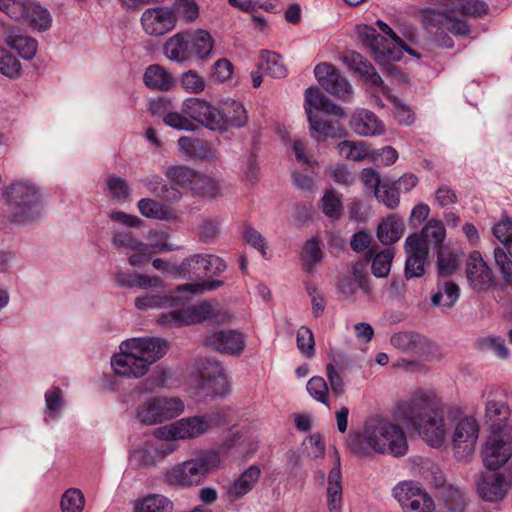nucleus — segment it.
I'll use <instances>...</instances> for the list:
<instances>
[{"mask_svg": "<svg viewBox=\"0 0 512 512\" xmlns=\"http://www.w3.org/2000/svg\"><path fill=\"white\" fill-rule=\"evenodd\" d=\"M398 413L403 422L417 431L431 447H441L452 422L458 420L452 433V448L457 459L470 457L479 436V425L472 416L461 419L462 411L457 406L445 405L432 391H417L401 403Z\"/></svg>", "mask_w": 512, "mask_h": 512, "instance_id": "nucleus-1", "label": "nucleus"}, {"mask_svg": "<svg viewBox=\"0 0 512 512\" xmlns=\"http://www.w3.org/2000/svg\"><path fill=\"white\" fill-rule=\"evenodd\" d=\"M347 447L359 458L372 459L375 454L404 456L408 443L403 429L382 417L367 419L360 431L351 432Z\"/></svg>", "mask_w": 512, "mask_h": 512, "instance_id": "nucleus-2", "label": "nucleus"}, {"mask_svg": "<svg viewBox=\"0 0 512 512\" xmlns=\"http://www.w3.org/2000/svg\"><path fill=\"white\" fill-rule=\"evenodd\" d=\"M119 349L111 358L113 371L119 376L138 379L166 354L168 343L157 337L132 338L122 342Z\"/></svg>", "mask_w": 512, "mask_h": 512, "instance_id": "nucleus-3", "label": "nucleus"}, {"mask_svg": "<svg viewBox=\"0 0 512 512\" xmlns=\"http://www.w3.org/2000/svg\"><path fill=\"white\" fill-rule=\"evenodd\" d=\"M217 452L207 451L189 460L177 463L165 473V481L170 486L191 488L201 485L207 476L220 467Z\"/></svg>", "mask_w": 512, "mask_h": 512, "instance_id": "nucleus-4", "label": "nucleus"}, {"mask_svg": "<svg viewBox=\"0 0 512 512\" xmlns=\"http://www.w3.org/2000/svg\"><path fill=\"white\" fill-rule=\"evenodd\" d=\"M3 196L10 207L12 221L20 223L39 216L41 195L34 185L14 182L3 189Z\"/></svg>", "mask_w": 512, "mask_h": 512, "instance_id": "nucleus-5", "label": "nucleus"}, {"mask_svg": "<svg viewBox=\"0 0 512 512\" xmlns=\"http://www.w3.org/2000/svg\"><path fill=\"white\" fill-rule=\"evenodd\" d=\"M230 314L211 303L203 302L199 305L186 309L174 310L166 314H162L158 318V323L165 327L191 325L209 320L215 324H223L230 321Z\"/></svg>", "mask_w": 512, "mask_h": 512, "instance_id": "nucleus-6", "label": "nucleus"}, {"mask_svg": "<svg viewBox=\"0 0 512 512\" xmlns=\"http://www.w3.org/2000/svg\"><path fill=\"white\" fill-rule=\"evenodd\" d=\"M219 413L181 418L159 430L165 440H188L206 433L211 427L219 424Z\"/></svg>", "mask_w": 512, "mask_h": 512, "instance_id": "nucleus-7", "label": "nucleus"}, {"mask_svg": "<svg viewBox=\"0 0 512 512\" xmlns=\"http://www.w3.org/2000/svg\"><path fill=\"white\" fill-rule=\"evenodd\" d=\"M184 411V403L177 397H150L136 410L138 420L145 425L159 424L177 417Z\"/></svg>", "mask_w": 512, "mask_h": 512, "instance_id": "nucleus-8", "label": "nucleus"}, {"mask_svg": "<svg viewBox=\"0 0 512 512\" xmlns=\"http://www.w3.org/2000/svg\"><path fill=\"white\" fill-rule=\"evenodd\" d=\"M314 75L319 85L339 100L349 102L354 89L348 79L332 64L320 63L314 68Z\"/></svg>", "mask_w": 512, "mask_h": 512, "instance_id": "nucleus-9", "label": "nucleus"}, {"mask_svg": "<svg viewBox=\"0 0 512 512\" xmlns=\"http://www.w3.org/2000/svg\"><path fill=\"white\" fill-rule=\"evenodd\" d=\"M304 107L311 128H320V113L333 115L338 118L345 116L344 109L334 103L317 87H309L304 94Z\"/></svg>", "mask_w": 512, "mask_h": 512, "instance_id": "nucleus-10", "label": "nucleus"}, {"mask_svg": "<svg viewBox=\"0 0 512 512\" xmlns=\"http://www.w3.org/2000/svg\"><path fill=\"white\" fill-rule=\"evenodd\" d=\"M198 393L203 397L224 396L229 391V383L223 367L216 361L201 363Z\"/></svg>", "mask_w": 512, "mask_h": 512, "instance_id": "nucleus-11", "label": "nucleus"}, {"mask_svg": "<svg viewBox=\"0 0 512 512\" xmlns=\"http://www.w3.org/2000/svg\"><path fill=\"white\" fill-rule=\"evenodd\" d=\"M512 456V427L508 432H490L483 450V462L486 467L496 470Z\"/></svg>", "mask_w": 512, "mask_h": 512, "instance_id": "nucleus-12", "label": "nucleus"}, {"mask_svg": "<svg viewBox=\"0 0 512 512\" xmlns=\"http://www.w3.org/2000/svg\"><path fill=\"white\" fill-rule=\"evenodd\" d=\"M465 273L469 287L477 293L486 292L495 284L494 273L479 251L469 255Z\"/></svg>", "mask_w": 512, "mask_h": 512, "instance_id": "nucleus-13", "label": "nucleus"}, {"mask_svg": "<svg viewBox=\"0 0 512 512\" xmlns=\"http://www.w3.org/2000/svg\"><path fill=\"white\" fill-rule=\"evenodd\" d=\"M204 344L213 350L231 356H238L246 346L244 335L237 330L212 331L205 337Z\"/></svg>", "mask_w": 512, "mask_h": 512, "instance_id": "nucleus-14", "label": "nucleus"}, {"mask_svg": "<svg viewBox=\"0 0 512 512\" xmlns=\"http://www.w3.org/2000/svg\"><path fill=\"white\" fill-rule=\"evenodd\" d=\"M176 23V13L166 7L146 9L141 16L143 30L151 36H162L172 31Z\"/></svg>", "mask_w": 512, "mask_h": 512, "instance_id": "nucleus-15", "label": "nucleus"}, {"mask_svg": "<svg viewBox=\"0 0 512 512\" xmlns=\"http://www.w3.org/2000/svg\"><path fill=\"white\" fill-rule=\"evenodd\" d=\"M182 277H199L205 275H218L226 269V264L218 256L212 254H195L180 263Z\"/></svg>", "mask_w": 512, "mask_h": 512, "instance_id": "nucleus-16", "label": "nucleus"}, {"mask_svg": "<svg viewBox=\"0 0 512 512\" xmlns=\"http://www.w3.org/2000/svg\"><path fill=\"white\" fill-rule=\"evenodd\" d=\"M404 249L405 277L407 279L421 277L425 273V263L429 254L428 246H424L418 235H409L405 240Z\"/></svg>", "mask_w": 512, "mask_h": 512, "instance_id": "nucleus-17", "label": "nucleus"}, {"mask_svg": "<svg viewBox=\"0 0 512 512\" xmlns=\"http://www.w3.org/2000/svg\"><path fill=\"white\" fill-rule=\"evenodd\" d=\"M182 114L206 127L220 125L223 113L207 101L199 98H189L183 102Z\"/></svg>", "mask_w": 512, "mask_h": 512, "instance_id": "nucleus-18", "label": "nucleus"}, {"mask_svg": "<svg viewBox=\"0 0 512 512\" xmlns=\"http://www.w3.org/2000/svg\"><path fill=\"white\" fill-rule=\"evenodd\" d=\"M510 481L501 473L483 474L476 484L478 495L486 502L501 501L510 489Z\"/></svg>", "mask_w": 512, "mask_h": 512, "instance_id": "nucleus-19", "label": "nucleus"}, {"mask_svg": "<svg viewBox=\"0 0 512 512\" xmlns=\"http://www.w3.org/2000/svg\"><path fill=\"white\" fill-rule=\"evenodd\" d=\"M147 110L151 116L162 118L165 125L171 128H188L189 120L182 113L173 111L171 99L163 96L148 100Z\"/></svg>", "mask_w": 512, "mask_h": 512, "instance_id": "nucleus-20", "label": "nucleus"}, {"mask_svg": "<svg viewBox=\"0 0 512 512\" xmlns=\"http://www.w3.org/2000/svg\"><path fill=\"white\" fill-rule=\"evenodd\" d=\"M362 40L371 48L375 55L376 61L388 62L390 60L396 61L401 58V50L390 48L388 40L371 27H364L359 31Z\"/></svg>", "mask_w": 512, "mask_h": 512, "instance_id": "nucleus-21", "label": "nucleus"}, {"mask_svg": "<svg viewBox=\"0 0 512 512\" xmlns=\"http://www.w3.org/2000/svg\"><path fill=\"white\" fill-rule=\"evenodd\" d=\"M485 422L490 432H508L512 428V418L509 406L498 400H488L485 406Z\"/></svg>", "mask_w": 512, "mask_h": 512, "instance_id": "nucleus-22", "label": "nucleus"}, {"mask_svg": "<svg viewBox=\"0 0 512 512\" xmlns=\"http://www.w3.org/2000/svg\"><path fill=\"white\" fill-rule=\"evenodd\" d=\"M115 248H127L135 252L129 257L132 266L141 265L149 260L150 247L146 243L139 242L128 232H116L112 238Z\"/></svg>", "mask_w": 512, "mask_h": 512, "instance_id": "nucleus-23", "label": "nucleus"}, {"mask_svg": "<svg viewBox=\"0 0 512 512\" xmlns=\"http://www.w3.org/2000/svg\"><path fill=\"white\" fill-rule=\"evenodd\" d=\"M143 82L147 88L159 92H168L176 85L173 75L159 64H152L145 69Z\"/></svg>", "mask_w": 512, "mask_h": 512, "instance_id": "nucleus-24", "label": "nucleus"}, {"mask_svg": "<svg viewBox=\"0 0 512 512\" xmlns=\"http://www.w3.org/2000/svg\"><path fill=\"white\" fill-rule=\"evenodd\" d=\"M343 488L340 458L337 457L335 466L328 475L327 507L329 512H342Z\"/></svg>", "mask_w": 512, "mask_h": 512, "instance_id": "nucleus-25", "label": "nucleus"}, {"mask_svg": "<svg viewBox=\"0 0 512 512\" xmlns=\"http://www.w3.org/2000/svg\"><path fill=\"white\" fill-rule=\"evenodd\" d=\"M3 41L8 47L15 50L18 55L25 60L33 59L37 53V41L30 36L20 33L19 31H7L4 34Z\"/></svg>", "mask_w": 512, "mask_h": 512, "instance_id": "nucleus-26", "label": "nucleus"}, {"mask_svg": "<svg viewBox=\"0 0 512 512\" xmlns=\"http://www.w3.org/2000/svg\"><path fill=\"white\" fill-rule=\"evenodd\" d=\"M391 344L398 350L405 353L423 355L429 346L426 337L413 332H399L394 334L390 340Z\"/></svg>", "mask_w": 512, "mask_h": 512, "instance_id": "nucleus-27", "label": "nucleus"}, {"mask_svg": "<svg viewBox=\"0 0 512 512\" xmlns=\"http://www.w3.org/2000/svg\"><path fill=\"white\" fill-rule=\"evenodd\" d=\"M187 32H179L170 37L163 46L165 57L176 63H185L191 59Z\"/></svg>", "mask_w": 512, "mask_h": 512, "instance_id": "nucleus-28", "label": "nucleus"}, {"mask_svg": "<svg viewBox=\"0 0 512 512\" xmlns=\"http://www.w3.org/2000/svg\"><path fill=\"white\" fill-rule=\"evenodd\" d=\"M186 32L187 39L189 40L191 58L195 56L200 60L207 59L211 55L214 47V39L211 34L203 29Z\"/></svg>", "mask_w": 512, "mask_h": 512, "instance_id": "nucleus-29", "label": "nucleus"}, {"mask_svg": "<svg viewBox=\"0 0 512 512\" xmlns=\"http://www.w3.org/2000/svg\"><path fill=\"white\" fill-rule=\"evenodd\" d=\"M405 223L395 214L389 215L377 227V237L384 245L396 243L404 234Z\"/></svg>", "mask_w": 512, "mask_h": 512, "instance_id": "nucleus-30", "label": "nucleus"}, {"mask_svg": "<svg viewBox=\"0 0 512 512\" xmlns=\"http://www.w3.org/2000/svg\"><path fill=\"white\" fill-rule=\"evenodd\" d=\"M260 469L250 466L228 488L227 493L231 500H237L252 490L260 477Z\"/></svg>", "mask_w": 512, "mask_h": 512, "instance_id": "nucleus-31", "label": "nucleus"}, {"mask_svg": "<svg viewBox=\"0 0 512 512\" xmlns=\"http://www.w3.org/2000/svg\"><path fill=\"white\" fill-rule=\"evenodd\" d=\"M459 296V286L452 281H445L438 284L437 291L431 297V304L447 311L456 304Z\"/></svg>", "mask_w": 512, "mask_h": 512, "instance_id": "nucleus-32", "label": "nucleus"}, {"mask_svg": "<svg viewBox=\"0 0 512 512\" xmlns=\"http://www.w3.org/2000/svg\"><path fill=\"white\" fill-rule=\"evenodd\" d=\"M137 206L140 213L147 218L158 220H171L175 218V214L169 206L151 198L139 200Z\"/></svg>", "mask_w": 512, "mask_h": 512, "instance_id": "nucleus-33", "label": "nucleus"}, {"mask_svg": "<svg viewBox=\"0 0 512 512\" xmlns=\"http://www.w3.org/2000/svg\"><path fill=\"white\" fill-rule=\"evenodd\" d=\"M173 503L160 494H149L135 501L133 512H172Z\"/></svg>", "mask_w": 512, "mask_h": 512, "instance_id": "nucleus-34", "label": "nucleus"}, {"mask_svg": "<svg viewBox=\"0 0 512 512\" xmlns=\"http://www.w3.org/2000/svg\"><path fill=\"white\" fill-rule=\"evenodd\" d=\"M258 68L264 74L275 78H283L287 75V69L282 58L273 52L262 51L259 57Z\"/></svg>", "mask_w": 512, "mask_h": 512, "instance_id": "nucleus-35", "label": "nucleus"}, {"mask_svg": "<svg viewBox=\"0 0 512 512\" xmlns=\"http://www.w3.org/2000/svg\"><path fill=\"white\" fill-rule=\"evenodd\" d=\"M30 27L38 31H46L51 27L50 12L39 3L31 1L25 21Z\"/></svg>", "mask_w": 512, "mask_h": 512, "instance_id": "nucleus-36", "label": "nucleus"}, {"mask_svg": "<svg viewBox=\"0 0 512 512\" xmlns=\"http://www.w3.org/2000/svg\"><path fill=\"white\" fill-rule=\"evenodd\" d=\"M351 67L373 86H380L383 81L375 68L358 53H352L349 57Z\"/></svg>", "mask_w": 512, "mask_h": 512, "instance_id": "nucleus-37", "label": "nucleus"}, {"mask_svg": "<svg viewBox=\"0 0 512 512\" xmlns=\"http://www.w3.org/2000/svg\"><path fill=\"white\" fill-rule=\"evenodd\" d=\"M129 461L137 468L154 467L160 462L154 450L153 442H147L142 447L133 450L130 453Z\"/></svg>", "mask_w": 512, "mask_h": 512, "instance_id": "nucleus-38", "label": "nucleus"}, {"mask_svg": "<svg viewBox=\"0 0 512 512\" xmlns=\"http://www.w3.org/2000/svg\"><path fill=\"white\" fill-rule=\"evenodd\" d=\"M413 235H418L424 246H428V243L440 246L445 239L446 230L441 221L431 219L422 228L421 232Z\"/></svg>", "mask_w": 512, "mask_h": 512, "instance_id": "nucleus-39", "label": "nucleus"}, {"mask_svg": "<svg viewBox=\"0 0 512 512\" xmlns=\"http://www.w3.org/2000/svg\"><path fill=\"white\" fill-rule=\"evenodd\" d=\"M475 348L482 353L492 352L501 359H507L509 350L504 338L500 336L480 337L475 341Z\"/></svg>", "mask_w": 512, "mask_h": 512, "instance_id": "nucleus-40", "label": "nucleus"}, {"mask_svg": "<svg viewBox=\"0 0 512 512\" xmlns=\"http://www.w3.org/2000/svg\"><path fill=\"white\" fill-rule=\"evenodd\" d=\"M191 191L202 197L215 198L220 194V183L210 176L197 172Z\"/></svg>", "mask_w": 512, "mask_h": 512, "instance_id": "nucleus-41", "label": "nucleus"}, {"mask_svg": "<svg viewBox=\"0 0 512 512\" xmlns=\"http://www.w3.org/2000/svg\"><path fill=\"white\" fill-rule=\"evenodd\" d=\"M179 294L177 293L175 296L146 294L135 299V306L139 310L173 306V302L181 298Z\"/></svg>", "mask_w": 512, "mask_h": 512, "instance_id": "nucleus-42", "label": "nucleus"}, {"mask_svg": "<svg viewBox=\"0 0 512 512\" xmlns=\"http://www.w3.org/2000/svg\"><path fill=\"white\" fill-rule=\"evenodd\" d=\"M197 172L185 166H172L166 171V176L181 188L191 191Z\"/></svg>", "mask_w": 512, "mask_h": 512, "instance_id": "nucleus-43", "label": "nucleus"}, {"mask_svg": "<svg viewBox=\"0 0 512 512\" xmlns=\"http://www.w3.org/2000/svg\"><path fill=\"white\" fill-rule=\"evenodd\" d=\"M495 266L501 276L504 285L512 290V260L508 257L505 250L496 247L493 252Z\"/></svg>", "mask_w": 512, "mask_h": 512, "instance_id": "nucleus-44", "label": "nucleus"}, {"mask_svg": "<svg viewBox=\"0 0 512 512\" xmlns=\"http://www.w3.org/2000/svg\"><path fill=\"white\" fill-rule=\"evenodd\" d=\"M422 490L423 489L417 484L411 481H405L394 487L393 495L402 509L405 510L410 505V501H414L413 499H415Z\"/></svg>", "mask_w": 512, "mask_h": 512, "instance_id": "nucleus-45", "label": "nucleus"}, {"mask_svg": "<svg viewBox=\"0 0 512 512\" xmlns=\"http://www.w3.org/2000/svg\"><path fill=\"white\" fill-rule=\"evenodd\" d=\"M394 248H386L377 253L372 260V273L378 278L388 276L394 259Z\"/></svg>", "mask_w": 512, "mask_h": 512, "instance_id": "nucleus-46", "label": "nucleus"}, {"mask_svg": "<svg viewBox=\"0 0 512 512\" xmlns=\"http://www.w3.org/2000/svg\"><path fill=\"white\" fill-rule=\"evenodd\" d=\"M222 121L227 127L242 128L247 124L246 109L241 103L233 101L227 107V112L223 114Z\"/></svg>", "mask_w": 512, "mask_h": 512, "instance_id": "nucleus-47", "label": "nucleus"}, {"mask_svg": "<svg viewBox=\"0 0 512 512\" xmlns=\"http://www.w3.org/2000/svg\"><path fill=\"white\" fill-rule=\"evenodd\" d=\"M85 505L83 493L77 488H70L64 492L60 507L62 512H82Z\"/></svg>", "mask_w": 512, "mask_h": 512, "instance_id": "nucleus-48", "label": "nucleus"}, {"mask_svg": "<svg viewBox=\"0 0 512 512\" xmlns=\"http://www.w3.org/2000/svg\"><path fill=\"white\" fill-rule=\"evenodd\" d=\"M0 73L10 79L18 78L21 74V63L7 49L0 46Z\"/></svg>", "mask_w": 512, "mask_h": 512, "instance_id": "nucleus-49", "label": "nucleus"}, {"mask_svg": "<svg viewBox=\"0 0 512 512\" xmlns=\"http://www.w3.org/2000/svg\"><path fill=\"white\" fill-rule=\"evenodd\" d=\"M306 389L314 400L329 407V386L324 378L312 377L307 382Z\"/></svg>", "mask_w": 512, "mask_h": 512, "instance_id": "nucleus-50", "label": "nucleus"}, {"mask_svg": "<svg viewBox=\"0 0 512 512\" xmlns=\"http://www.w3.org/2000/svg\"><path fill=\"white\" fill-rule=\"evenodd\" d=\"M375 197L382 202L386 207L393 209L398 206L400 202L399 190L394 182L389 184L383 181L382 184L376 188L374 193Z\"/></svg>", "mask_w": 512, "mask_h": 512, "instance_id": "nucleus-51", "label": "nucleus"}, {"mask_svg": "<svg viewBox=\"0 0 512 512\" xmlns=\"http://www.w3.org/2000/svg\"><path fill=\"white\" fill-rule=\"evenodd\" d=\"M448 15V12L427 9L423 12L422 23L429 32L436 33L446 28Z\"/></svg>", "mask_w": 512, "mask_h": 512, "instance_id": "nucleus-52", "label": "nucleus"}, {"mask_svg": "<svg viewBox=\"0 0 512 512\" xmlns=\"http://www.w3.org/2000/svg\"><path fill=\"white\" fill-rule=\"evenodd\" d=\"M182 88L190 94H198L205 90L206 82L204 78L196 71L189 70L180 77Z\"/></svg>", "mask_w": 512, "mask_h": 512, "instance_id": "nucleus-53", "label": "nucleus"}, {"mask_svg": "<svg viewBox=\"0 0 512 512\" xmlns=\"http://www.w3.org/2000/svg\"><path fill=\"white\" fill-rule=\"evenodd\" d=\"M377 116L366 109H356L350 118V125L355 128H377L379 126Z\"/></svg>", "mask_w": 512, "mask_h": 512, "instance_id": "nucleus-54", "label": "nucleus"}, {"mask_svg": "<svg viewBox=\"0 0 512 512\" xmlns=\"http://www.w3.org/2000/svg\"><path fill=\"white\" fill-rule=\"evenodd\" d=\"M297 347L308 358L315 354V340L310 328L301 326L297 331Z\"/></svg>", "mask_w": 512, "mask_h": 512, "instance_id": "nucleus-55", "label": "nucleus"}, {"mask_svg": "<svg viewBox=\"0 0 512 512\" xmlns=\"http://www.w3.org/2000/svg\"><path fill=\"white\" fill-rule=\"evenodd\" d=\"M459 10L463 15L482 18L489 12V6L483 0H458Z\"/></svg>", "mask_w": 512, "mask_h": 512, "instance_id": "nucleus-56", "label": "nucleus"}, {"mask_svg": "<svg viewBox=\"0 0 512 512\" xmlns=\"http://www.w3.org/2000/svg\"><path fill=\"white\" fill-rule=\"evenodd\" d=\"M219 220L216 218H205L198 227L200 239L205 243L215 241L220 234Z\"/></svg>", "mask_w": 512, "mask_h": 512, "instance_id": "nucleus-57", "label": "nucleus"}, {"mask_svg": "<svg viewBox=\"0 0 512 512\" xmlns=\"http://www.w3.org/2000/svg\"><path fill=\"white\" fill-rule=\"evenodd\" d=\"M323 212L331 217L338 218L342 212V203L340 198L333 191H328L322 198Z\"/></svg>", "mask_w": 512, "mask_h": 512, "instance_id": "nucleus-58", "label": "nucleus"}, {"mask_svg": "<svg viewBox=\"0 0 512 512\" xmlns=\"http://www.w3.org/2000/svg\"><path fill=\"white\" fill-rule=\"evenodd\" d=\"M414 501H410V505L404 510L406 512H432L435 504L430 495L422 490Z\"/></svg>", "mask_w": 512, "mask_h": 512, "instance_id": "nucleus-59", "label": "nucleus"}, {"mask_svg": "<svg viewBox=\"0 0 512 512\" xmlns=\"http://www.w3.org/2000/svg\"><path fill=\"white\" fill-rule=\"evenodd\" d=\"M326 375L329 381V390H331L332 394L335 397L342 396L346 392L345 383L334 365H326Z\"/></svg>", "mask_w": 512, "mask_h": 512, "instance_id": "nucleus-60", "label": "nucleus"}, {"mask_svg": "<svg viewBox=\"0 0 512 512\" xmlns=\"http://www.w3.org/2000/svg\"><path fill=\"white\" fill-rule=\"evenodd\" d=\"M112 197L118 201H125L130 195L128 183L120 177H110L107 182Z\"/></svg>", "mask_w": 512, "mask_h": 512, "instance_id": "nucleus-61", "label": "nucleus"}, {"mask_svg": "<svg viewBox=\"0 0 512 512\" xmlns=\"http://www.w3.org/2000/svg\"><path fill=\"white\" fill-rule=\"evenodd\" d=\"M233 65L225 58L219 59L212 66L211 77L214 81L223 83L231 78Z\"/></svg>", "mask_w": 512, "mask_h": 512, "instance_id": "nucleus-62", "label": "nucleus"}, {"mask_svg": "<svg viewBox=\"0 0 512 512\" xmlns=\"http://www.w3.org/2000/svg\"><path fill=\"white\" fill-rule=\"evenodd\" d=\"M322 258V252L318 242L311 239L304 246V264L310 270Z\"/></svg>", "mask_w": 512, "mask_h": 512, "instance_id": "nucleus-63", "label": "nucleus"}, {"mask_svg": "<svg viewBox=\"0 0 512 512\" xmlns=\"http://www.w3.org/2000/svg\"><path fill=\"white\" fill-rule=\"evenodd\" d=\"M177 12L185 22H193L199 15L197 4L193 0H178L176 3Z\"/></svg>", "mask_w": 512, "mask_h": 512, "instance_id": "nucleus-64", "label": "nucleus"}]
</instances>
